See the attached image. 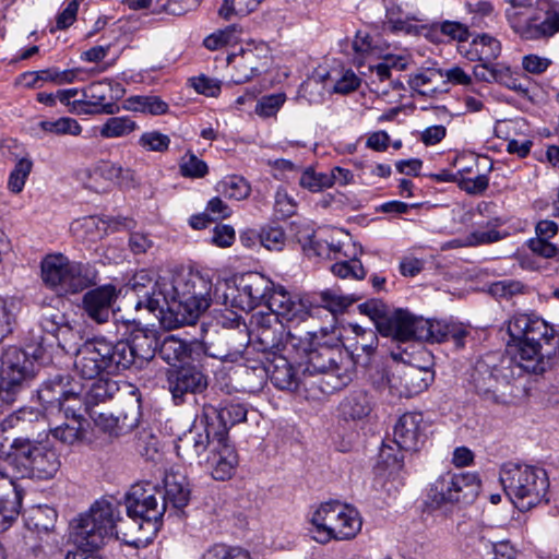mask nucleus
Returning a JSON list of instances; mask_svg holds the SVG:
<instances>
[{"mask_svg": "<svg viewBox=\"0 0 559 559\" xmlns=\"http://www.w3.org/2000/svg\"><path fill=\"white\" fill-rule=\"evenodd\" d=\"M506 325L516 352L503 362H514L518 370L526 373L545 372L559 349L555 328L535 313H515Z\"/></svg>", "mask_w": 559, "mask_h": 559, "instance_id": "obj_1", "label": "nucleus"}, {"mask_svg": "<svg viewBox=\"0 0 559 559\" xmlns=\"http://www.w3.org/2000/svg\"><path fill=\"white\" fill-rule=\"evenodd\" d=\"M162 297L166 299L156 318L167 330L193 324L210 307V285L199 274L179 273L160 278Z\"/></svg>", "mask_w": 559, "mask_h": 559, "instance_id": "obj_2", "label": "nucleus"}, {"mask_svg": "<svg viewBox=\"0 0 559 559\" xmlns=\"http://www.w3.org/2000/svg\"><path fill=\"white\" fill-rule=\"evenodd\" d=\"M118 512L108 501H96L88 512L81 514L72 524V538L78 548L96 550L114 536L128 545L139 546L142 537H132L131 533L122 532L118 526Z\"/></svg>", "mask_w": 559, "mask_h": 559, "instance_id": "obj_3", "label": "nucleus"}, {"mask_svg": "<svg viewBox=\"0 0 559 559\" xmlns=\"http://www.w3.org/2000/svg\"><path fill=\"white\" fill-rule=\"evenodd\" d=\"M121 348L104 336L90 338L78 348L72 346L75 373L90 380L121 373L128 360L126 347Z\"/></svg>", "mask_w": 559, "mask_h": 559, "instance_id": "obj_4", "label": "nucleus"}, {"mask_svg": "<svg viewBox=\"0 0 559 559\" xmlns=\"http://www.w3.org/2000/svg\"><path fill=\"white\" fill-rule=\"evenodd\" d=\"M310 534L313 540L325 545L331 540H349L362 526L356 508L338 500L322 502L310 516Z\"/></svg>", "mask_w": 559, "mask_h": 559, "instance_id": "obj_5", "label": "nucleus"}, {"mask_svg": "<svg viewBox=\"0 0 559 559\" xmlns=\"http://www.w3.org/2000/svg\"><path fill=\"white\" fill-rule=\"evenodd\" d=\"M162 500L163 490L150 483L131 487L126 498L131 538L142 537L143 542H147L157 533L165 514V501Z\"/></svg>", "mask_w": 559, "mask_h": 559, "instance_id": "obj_6", "label": "nucleus"}, {"mask_svg": "<svg viewBox=\"0 0 559 559\" xmlns=\"http://www.w3.org/2000/svg\"><path fill=\"white\" fill-rule=\"evenodd\" d=\"M10 465L21 478L50 480L61 467L60 454L47 443L16 438L11 444Z\"/></svg>", "mask_w": 559, "mask_h": 559, "instance_id": "obj_7", "label": "nucleus"}, {"mask_svg": "<svg viewBox=\"0 0 559 559\" xmlns=\"http://www.w3.org/2000/svg\"><path fill=\"white\" fill-rule=\"evenodd\" d=\"M506 495L521 510L537 506L545 498L549 480L545 469L519 464H506L500 472Z\"/></svg>", "mask_w": 559, "mask_h": 559, "instance_id": "obj_8", "label": "nucleus"}, {"mask_svg": "<svg viewBox=\"0 0 559 559\" xmlns=\"http://www.w3.org/2000/svg\"><path fill=\"white\" fill-rule=\"evenodd\" d=\"M41 277L60 295L76 294L96 283L97 271L88 262L71 261L61 253L49 254L41 262Z\"/></svg>", "mask_w": 559, "mask_h": 559, "instance_id": "obj_9", "label": "nucleus"}, {"mask_svg": "<svg viewBox=\"0 0 559 559\" xmlns=\"http://www.w3.org/2000/svg\"><path fill=\"white\" fill-rule=\"evenodd\" d=\"M302 376H323L330 390H341L353 379L354 361L348 353L340 347L320 344L308 353L305 360L298 364Z\"/></svg>", "mask_w": 559, "mask_h": 559, "instance_id": "obj_10", "label": "nucleus"}, {"mask_svg": "<svg viewBox=\"0 0 559 559\" xmlns=\"http://www.w3.org/2000/svg\"><path fill=\"white\" fill-rule=\"evenodd\" d=\"M479 491L480 480L477 474L448 471L429 483L425 504L431 510L455 503L469 504L475 501Z\"/></svg>", "mask_w": 559, "mask_h": 559, "instance_id": "obj_11", "label": "nucleus"}, {"mask_svg": "<svg viewBox=\"0 0 559 559\" xmlns=\"http://www.w3.org/2000/svg\"><path fill=\"white\" fill-rule=\"evenodd\" d=\"M539 9L528 16L514 10L506 11V19L523 40H548L559 33V1L538 0Z\"/></svg>", "mask_w": 559, "mask_h": 559, "instance_id": "obj_12", "label": "nucleus"}, {"mask_svg": "<svg viewBox=\"0 0 559 559\" xmlns=\"http://www.w3.org/2000/svg\"><path fill=\"white\" fill-rule=\"evenodd\" d=\"M224 286H228L226 283ZM229 293H224L222 304L237 307L245 311H251L260 305L267 306V299L273 289V283L260 273L242 275L236 288L227 287Z\"/></svg>", "mask_w": 559, "mask_h": 559, "instance_id": "obj_13", "label": "nucleus"}, {"mask_svg": "<svg viewBox=\"0 0 559 559\" xmlns=\"http://www.w3.org/2000/svg\"><path fill=\"white\" fill-rule=\"evenodd\" d=\"M35 377L34 362L17 347L3 350L0 358V386L13 402L22 388Z\"/></svg>", "mask_w": 559, "mask_h": 559, "instance_id": "obj_14", "label": "nucleus"}, {"mask_svg": "<svg viewBox=\"0 0 559 559\" xmlns=\"http://www.w3.org/2000/svg\"><path fill=\"white\" fill-rule=\"evenodd\" d=\"M251 338L257 343L258 350L265 356L281 354L287 329L274 313L258 312L252 316Z\"/></svg>", "mask_w": 559, "mask_h": 559, "instance_id": "obj_15", "label": "nucleus"}, {"mask_svg": "<svg viewBox=\"0 0 559 559\" xmlns=\"http://www.w3.org/2000/svg\"><path fill=\"white\" fill-rule=\"evenodd\" d=\"M226 433L225 429H216V423L204 420L199 416V426L189 431L176 445L177 454L185 460H198L203 465V454L207 449H213V441L219 439V435Z\"/></svg>", "mask_w": 559, "mask_h": 559, "instance_id": "obj_16", "label": "nucleus"}, {"mask_svg": "<svg viewBox=\"0 0 559 559\" xmlns=\"http://www.w3.org/2000/svg\"><path fill=\"white\" fill-rule=\"evenodd\" d=\"M259 372V377L264 379L269 377L271 382L280 390L295 391L302 382V372L300 373L289 361L285 354H274L265 356L261 366L252 368Z\"/></svg>", "mask_w": 559, "mask_h": 559, "instance_id": "obj_17", "label": "nucleus"}, {"mask_svg": "<svg viewBox=\"0 0 559 559\" xmlns=\"http://www.w3.org/2000/svg\"><path fill=\"white\" fill-rule=\"evenodd\" d=\"M63 415V421L51 426L49 431L59 442L74 445L86 440L90 423L82 413V402L66 404L64 409L59 411Z\"/></svg>", "mask_w": 559, "mask_h": 559, "instance_id": "obj_18", "label": "nucleus"}, {"mask_svg": "<svg viewBox=\"0 0 559 559\" xmlns=\"http://www.w3.org/2000/svg\"><path fill=\"white\" fill-rule=\"evenodd\" d=\"M433 380L428 368L403 365L386 377L388 385L399 396L412 397L425 391Z\"/></svg>", "mask_w": 559, "mask_h": 559, "instance_id": "obj_19", "label": "nucleus"}, {"mask_svg": "<svg viewBox=\"0 0 559 559\" xmlns=\"http://www.w3.org/2000/svg\"><path fill=\"white\" fill-rule=\"evenodd\" d=\"M69 377L56 374L47 379L37 390V397L46 412L64 409L66 404L82 402L81 394L73 388L68 389Z\"/></svg>", "mask_w": 559, "mask_h": 559, "instance_id": "obj_20", "label": "nucleus"}, {"mask_svg": "<svg viewBox=\"0 0 559 559\" xmlns=\"http://www.w3.org/2000/svg\"><path fill=\"white\" fill-rule=\"evenodd\" d=\"M449 324L443 321H433L417 318L406 311V319L400 332L399 342L411 340L429 343H442L449 341Z\"/></svg>", "mask_w": 559, "mask_h": 559, "instance_id": "obj_21", "label": "nucleus"}, {"mask_svg": "<svg viewBox=\"0 0 559 559\" xmlns=\"http://www.w3.org/2000/svg\"><path fill=\"white\" fill-rule=\"evenodd\" d=\"M358 310L361 314L368 316L372 320L381 335L399 340L403 322L406 319L405 310L397 309L390 312L388 306L380 299H370L362 302L358 306Z\"/></svg>", "mask_w": 559, "mask_h": 559, "instance_id": "obj_22", "label": "nucleus"}, {"mask_svg": "<svg viewBox=\"0 0 559 559\" xmlns=\"http://www.w3.org/2000/svg\"><path fill=\"white\" fill-rule=\"evenodd\" d=\"M219 436L218 440L213 441V449L210 455L204 457L203 464L214 479L226 480L231 478L236 471L238 455L226 438V433Z\"/></svg>", "mask_w": 559, "mask_h": 559, "instance_id": "obj_23", "label": "nucleus"}, {"mask_svg": "<svg viewBox=\"0 0 559 559\" xmlns=\"http://www.w3.org/2000/svg\"><path fill=\"white\" fill-rule=\"evenodd\" d=\"M168 389L176 403H181L186 394L201 393L207 388V377L193 365L168 371Z\"/></svg>", "mask_w": 559, "mask_h": 559, "instance_id": "obj_24", "label": "nucleus"}, {"mask_svg": "<svg viewBox=\"0 0 559 559\" xmlns=\"http://www.w3.org/2000/svg\"><path fill=\"white\" fill-rule=\"evenodd\" d=\"M162 277L163 276L154 280L146 270H141L133 275L130 280V286L138 297L135 304L136 309L145 308L155 316L159 314L162 305L167 304L160 293L159 284Z\"/></svg>", "mask_w": 559, "mask_h": 559, "instance_id": "obj_25", "label": "nucleus"}, {"mask_svg": "<svg viewBox=\"0 0 559 559\" xmlns=\"http://www.w3.org/2000/svg\"><path fill=\"white\" fill-rule=\"evenodd\" d=\"M508 357L501 359L500 366H490L484 360H479L476 362L474 371L472 373V381L475 386V390L478 394H490L493 393L497 388L500 379H508L509 377H520L521 372L515 371L514 362L504 361Z\"/></svg>", "mask_w": 559, "mask_h": 559, "instance_id": "obj_26", "label": "nucleus"}, {"mask_svg": "<svg viewBox=\"0 0 559 559\" xmlns=\"http://www.w3.org/2000/svg\"><path fill=\"white\" fill-rule=\"evenodd\" d=\"M267 313H274L278 320L287 323H300L309 318L306 304L298 297L292 296L283 287L273 289L267 299Z\"/></svg>", "mask_w": 559, "mask_h": 559, "instance_id": "obj_27", "label": "nucleus"}, {"mask_svg": "<svg viewBox=\"0 0 559 559\" xmlns=\"http://www.w3.org/2000/svg\"><path fill=\"white\" fill-rule=\"evenodd\" d=\"M117 297L118 292L112 285H103L91 289L83 297V310L94 322L105 323L112 314V306Z\"/></svg>", "mask_w": 559, "mask_h": 559, "instance_id": "obj_28", "label": "nucleus"}, {"mask_svg": "<svg viewBox=\"0 0 559 559\" xmlns=\"http://www.w3.org/2000/svg\"><path fill=\"white\" fill-rule=\"evenodd\" d=\"M158 345L154 331H136L130 341H117V346L120 348L124 346L127 349L126 370L133 365L142 367L144 362L151 360L155 356Z\"/></svg>", "mask_w": 559, "mask_h": 559, "instance_id": "obj_29", "label": "nucleus"}, {"mask_svg": "<svg viewBox=\"0 0 559 559\" xmlns=\"http://www.w3.org/2000/svg\"><path fill=\"white\" fill-rule=\"evenodd\" d=\"M424 417L420 413L403 414L394 426V442L400 450L416 451L425 441Z\"/></svg>", "mask_w": 559, "mask_h": 559, "instance_id": "obj_30", "label": "nucleus"}, {"mask_svg": "<svg viewBox=\"0 0 559 559\" xmlns=\"http://www.w3.org/2000/svg\"><path fill=\"white\" fill-rule=\"evenodd\" d=\"M247 405L236 400H225L218 407L212 405L204 406L202 409V421L209 420L216 423V429H225L228 438V429L247 419Z\"/></svg>", "mask_w": 559, "mask_h": 559, "instance_id": "obj_31", "label": "nucleus"}, {"mask_svg": "<svg viewBox=\"0 0 559 559\" xmlns=\"http://www.w3.org/2000/svg\"><path fill=\"white\" fill-rule=\"evenodd\" d=\"M39 324L45 333L56 340L59 347L67 353L71 352L72 345L69 344V341L75 337V333L62 311L51 306L43 307Z\"/></svg>", "mask_w": 559, "mask_h": 559, "instance_id": "obj_32", "label": "nucleus"}, {"mask_svg": "<svg viewBox=\"0 0 559 559\" xmlns=\"http://www.w3.org/2000/svg\"><path fill=\"white\" fill-rule=\"evenodd\" d=\"M22 489L0 471V530H5L16 519L22 507Z\"/></svg>", "mask_w": 559, "mask_h": 559, "instance_id": "obj_33", "label": "nucleus"}, {"mask_svg": "<svg viewBox=\"0 0 559 559\" xmlns=\"http://www.w3.org/2000/svg\"><path fill=\"white\" fill-rule=\"evenodd\" d=\"M265 48H242L240 53L231 55L228 57V63L235 71L231 74V81L235 84H242L251 80L253 76L261 72V67L264 64L258 51H263Z\"/></svg>", "mask_w": 559, "mask_h": 559, "instance_id": "obj_34", "label": "nucleus"}, {"mask_svg": "<svg viewBox=\"0 0 559 559\" xmlns=\"http://www.w3.org/2000/svg\"><path fill=\"white\" fill-rule=\"evenodd\" d=\"M559 226L550 219H542L535 225V237L526 241L527 248L536 255L559 262V246L550 240L557 236Z\"/></svg>", "mask_w": 559, "mask_h": 559, "instance_id": "obj_35", "label": "nucleus"}, {"mask_svg": "<svg viewBox=\"0 0 559 559\" xmlns=\"http://www.w3.org/2000/svg\"><path fill=\"white\" fill-rule=\"evenodd\" d=\"M96 379L90 386L79 392L82 397V411L84 409L88 415L94 413V406L111 399L118 390L117 382L109 380L107 377H97Z\"/></svg>", "mask_w": 559, "mask_h": 559, "instance_id": "obj_36", "label": "nucleus"}, {"mask_svg": "<svg viewBox=\"0 0 559 559\" xmlns=\"http://www.w3.org/2000/svg\"><path fill=\"white\" fill-rule=\"evenodd\" d=\"M134 226V221L128 217L104 219L98 216H88L83 218L82 222V227L90 235L91 240L102 239L108 234L109 229L118 231L121 229H132Z\"/></svg>", "mask_w": 559, "mask_h": 559, "instance_id": "obj_37", "label": "nucleus"}, {"mask_svg": "<svg viewBox=\"0 0 559 559\" xmlns=\"http://www.w3.org/2000/svg\"><path fill=\"white\" fill-rule=\"evenodd\" d=\"M111 91V83L107 80L93 82L82 90L84 98L81 103L95 107L97 112L114 114L115 104L107 102Z\"/></svg>", "mask_w": 559, "mask_h": 559, "instance_id": "obj_38", "label": "nucleus"}, {"mask_svg": "<svg viewBox=\"0 0 559 559\" xmlns=\"http://www.w3.org/2000/svg\"><path fill=\"white\" fill-rule=\"evenodd\" d=\"M190 500V489L185 477L170 475L165 478L163 500L165 511L170 506L175 510L183 509Z\"/></svg>", "mask_w": 559, "mask_h": 559, "instance_id": "obj_39", "label": "nucleus"}, {"mask_svg": "<svg viewBox=\"0 0 559 559\" xmlns=\"http://www.w3.org/2000/svg\"><path fill=\"white\" fill-rule=\"evenodd\" d=\"M501 53L500 41L488 35H477L469 44V49L466 50L465 56L471 61L491 62L496 60Z\"/></svg>", "mask_w": 559, "mask_h": 559, "instance_id": "obj_40", "label": "nucleus"}, {"mask_svg": "<svg viewBox=\"0 0 559 559\" xmlns=\"http://www.w3.org/2000/svg\"><path fill=\"white\" fill-rule=\"evenodd\" d=\"M371 409V399L364 390L353 391L340 404V413L345 420H360Z\"/></svg>", "mask_w": 559, "mask_h": 559, "instance_id": "obj_41", "label": "nucleus"}, {"mask_svg": "<svg viewBox=\"0 0 559 559\" xmlns=\"http://www.w3.org/2000/svg\"><path fill=\"white\" fill-rule=\"evenodd\" d=\"M32 134L37 139H43L45 135H79L82 132V127L79 122L70 117H61L56 120H41L31 128Z\"/></svg>", "mask_w": 559, "mask_h": 559, "instance_id": "obj_42", "label": "nucleus"}, {"mask_svg": "<svg viewBox=\"0 0 559 559\" xmlns=\"http://www.w3.org/2000/svg\"><path fill=\"white\" fill-rule=\"evenodd\" d=\"M361 247H356L355 243L352 246V252L344 251L343 258L338 259L337 262L332 264L331 272L341 278H354L362 280L366 276V271L361 262L357 259L361 254Z\"/></svg>", "mask_w": 559, "mask_h": 559, "instance_id": "obj_43", "label": "nucleus"}, {"mask_svg": "<svg viewBox=\"0 0 559 559\" xmlns=\"http://www.w3.org/2000/svg\"><path fill=\"white\" fill-rule=\"evenodd\" d=\"M405 67L406 61L403 57L388 55L379 63L369 66L372 83L374 84L377 81L380 83L389 81L393 90H401L403 84L399 80H391V70L395 69L401 71L404 70Z\"/></svg>", "mask_w": 559, "mask_h": 559, "instance_id": "obj_44", "label": "nucleus"}, {"mask_svg": "<svg viewBox=\"0 0 559 559\" xmlns=\"http://www.w3.org/2000/svg\"><path fill=\"white\" fill-rule=\"evenodd\" d=\"M502 223L499 217H492L486 223H478V227L466 237L464 245L476 247L493 243L503 239L504 235L497 229Z\"/></svg>", "mask_w": 559, "mask_h": 559, "instance_id": "obj_45", "label": "nucleus"}, {"mask_svg": "<svg viewBox=\"0 0 559 559\" xmlns=\"http://www.w3.org/2000/svg\"><path fill=\"white\" fill-rule=\"evenodd\" d=\"M190 354L188 343L174 335L166 336L158 345V355L168 365L183 361Z\"/></svg>", "mask_w": 559, "mask_h": 559, "instance_id": "obj_46", "label": "nucleus"}, {"mask_svg": "<svg viewBox=\"0 0 559 559\" xmlns=\"http://www.w3.org/2000/svg\"><path fill=\"white\" fill-rule=\"evenodd\" d=\"M313 336L314 333L310 331H305L304 333H295L292 332L290 330H287L282 348V354H285L288 357L296 354L297 356L304 358L305 360L308 356V353L313 349Z\"/></svg>", "mask_w": 559, "mask_h": 559, "instance_id": "obj_47", "label": "nucleus"}, {"mask_svg": "<svg viewBox=\"0 0 559 559\" xmlns=\"http://www.w3.org/2000/svg\"><path fill=\"white\" fill-rule=\"evenodd\" d=\"M138 128L134 120L127 116L108 118L99 128V135L104 139L122 138Z\"/></svg>", "mask_w": 559, "mask_h": 559, "instance_id": "obj_48", "label": "nucleus"}, {"mask_svg": "<svg viewBox=\"0 0 559 559\" xmlns=\"http://www.w3.org/2000/svg\"><path fill=\"white\" fill-rule=\"evenodd\" d=\"M353 332L356 334L357 338L354 344L348 346L352 355L360 356V353L365 354L367 357L373 355L379 344L377 333L371 329L366 330L359 325H354Z\"/></svg>", "mask_w": 559, "mask_h": 559, "instance_id": "obj_49", "label": "nucleus"}, {"mask_svg": "<svg viewBox=\"0 0 559 559\" xmlns=\"http://www.w3.org/2000/svg\"><path fill=\"white\" fill-rule=\"evenodd\" d=\"M129 110L151 115H163L168 110V105L155 95L132 96L127 99Z\"/></svg>", "mask_w": 559, "mask_h": 559, "instance_id": "obj_50", "label": "nucleus"}, {"mask_svg": "<svg viewBox=\"0 0 559 559\" xmlns=\"http://www.w3.org/2000/svg\"><path fill=\"white\" fill-rule=\"evenodd\" d=\"M320 302L323 308L336 314L344 312L350 305L360 299L357 295H341L332 289L320 293Z\"/></svg>", "mask_w": 559, "mask_h": 559, "instance_id": "obj_51", "label": "nucleus"}, {"mask_svg": "<svg viewBox=\"0 0 559 559\" xmlns=\"http://www.w3.org/2000/svg\"><path fill=\"white\" fill-rule=\"evenodd\" d=\"M295 238L307 254L322 257L325 253L326 246L314 239V230L311 226L307 224L296 225Z\"/></svg>", "mask_w": 559, "mask_h": 559, "instance_id": "obj_52", "label": "nucleus"}, {"mask_svg": "<svg viewBox=\"0 0 559 559\" xmlns=\"http://www.w3.org/2000/svg\"><path fill=\"white\" fill-rule=\"evenodd\" d=\"M264 0H224L218 13L229 20L233 15H248L263 2Z\"/></svg>", "mask_w": 559, "mask_h": 559, "instance_id": "obj_53", "label": "nucleus"}, {"mask_svg": "<svg viewBox=\"0 0 559 559\" xmlns=\"http://www.w3.org/2000/svg\"><path fill=\"white\" fill-rule=\"evenodd\" d=\"M478 539L485 548L492 554L491 559H516L518 550L509 540L492 542L488 538L486 530L478 533Z\"/></svg>", "mask_w": 559, "mask_h": 559, "instance_id": "obj_54", "label": "nucleus"}, {"mask_svg": "<svg viewBox=\"0 0 559 559\" xmlns=\"http://www.w3.org/2000/svg\"><path fill=\"white\" fill-rule=\"evenodd\" d=\"M57 511L48 506H38L32 510L29 520L38 532H50L57 522Z\"/></svg>", "mask_w": 559, "mask_h": 559, "instance_id": "obj_55", "label": "nucleus"}, {"mask_svg": "<svg viewBox=\"0 0 559 559\" xmlns=\"http://www.w3.org/2000/svg\"><path fill=\"white\" fill-rule=\"evenodd\" d=\"M332 178L329 173H317L308 168L301 174L299 185L310 192H319L332 187Z\"/></svg>", "mask_w": 559, "mask_h": 559, "instance_id": "obj_56", "label": "nucleus"}, {"mask_svg": "<svg viewBox=\"0 0 559 559\" xmlns=\"http://www.w3.org/2000/svg\"><path fill=\"white\" fill-rule=\"evenodd\" d=\"M207 165L195 154L188 152L180 162V174L187 178H203L207 174Z\"/></svg>", "mask_w": 559, "mask_h": 559, "instance_id": "obj_57", "label": "nucleus"}, {"mask_svg": "<svg viewBox=\"0 0 559 559\" xmlns=\"http://www.w3.org/2000/svg\"><path fill=\"white\" fill-rule=\"evenodd\" d=\"M32 160L27 158H21L16 163L14 169L10 174L8 181V187L12 192L19 193L23 190L26 178L32 170Z\"/></svg>", "mask_w": 559, "mask_h": 559, "instance_id": "obj_58", "label": "nucleus"}, {"mask_svg": "<svg viewBox=\"0 0 559 559\" xmlns=\"http://www.w3.org/2000/svg\"><path fill=\"white\" fill-rule=\"evenodd\" d=\"M223 193L237 201L243 200L250 194V186L243 179L239 177H230L219 183Z\"/></svg>", "mask_w": 559, "mask_h": 559, "instance_id": "obj_59", "label": "nucleus"}, {"mask_svg": "<svg viewBox=\"0 0 559 559\" xmlns=\"http://www.w3.org/2000/svg\"><path fill=\"white\" fill-rule=\"evenodd\" d=\"M260 242L267 250L280 251L285 246L286 236L284 230L277 226L263 227L259 234Z\"/></svg>", "mask_w": 559, "mask_h": 559, "instance_id": "obj_60", "label": "nucleus"}, {"mask_svg": "<svg viewBox=\"0 0 559 559\" xmlns=\"http://www.w3.org/2000/svg\"><path fill=\"white\" fill-rule=\"evenodd\" d=\"M141 412H140V399L136 397L131 405H129L128 409L117 416L119 431L117 435L126 433L135 427H138L140 423Z\"/></svg>", "mask_w": 559, "mask_h": 559, "instance_id": "obj_61", "label": "nucleus"}, {"mask_svg": "<svg viewBox=\"0 0 559 559\" xmlns=\"http://www.w3.org/2000/svg\"><path fill=\"white\" fill-rule=\"evenodd\" d=\"M169 136L160 133L159 131L144 132L139 139V145L145 148L146 151L152 152H166L169 147Z\"/></svg>", "mask_w": 559, "mask_h": 559, "instance_id": "obj_62", "label": "nucleus"}, {"mask_svg": "<svg viewBox=\"0 0 559 559\" xmlns=\"http://www.w3.org/2000/svg\"><path fill=\"white\" fill-rule=\"evenodd\" d=\"M286 100L285 94H271L263 96L255 106V114L263 118L273 117Z\"/></svg>", "mask_w": 559, "mask_h": 559, "instance_id": "obj_63", "label": "nucleus"}, {"mask_svg": "<svg viewBox=\"0 0 559 559\" xmlns=\"http://www.w3.org/2000/svg\"><path fill=\"white\" fill-rule=\"evenodd\" d=\"M16 302L0 297V341L12 332Z\"/></svg>", "mask_w": 559, "mask_h": 559, "instance_id": "obj_64", "label": "nucleus"}]
</instances>
